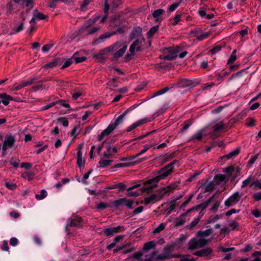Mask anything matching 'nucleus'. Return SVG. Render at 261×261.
<instances>
[{
    "mask_svg": "<svg viewBox=\"0 0 261 261\" xmlns=\"http://www.w3.org/2000/svg\"><path fill=\"white\" fill-rule=\"evenodd\" d=\"M126 112L119 115L114 122H111L108 126L103 130L100 135L98 136L97 139L99 141H101L105 137L109 135L112 131L115 129L118 125L122 123L123 119L126 115Z\"/></svg>",
    "mask_w": 261,
    "mask_h": 261,
    "instance_id": "7ed1b4c3",
    "label": "nucleus"
},
{
    "mask_svg": "<svg viewBox=\"0 0 261 261\" xmlns=\"http://www.w3.org/2000/svg\"><path fill=\"white\" fill-rule=\"evenodd\" d=\"M241 197V195L239 192H235L225 201L224 205L227 207L234 205L240 200Z\"/></svg>",
    "mask_w": 261,
    "mask_h": 261,
    "instance_id": "423d86ee",
    "label": "nucleus"
},
{
    "mask_svg": "<svg viewBox=\"0 0 261 261\" xmlns=\"http://www.w3.org/2000/svg\"><path fill=\"white\" fill-rule=\"evenodd\" d=\"M234 250V248L230 247V248H224L223 246H220L218 248V250L219 251H222L223 252H227L229 251H233Z\"/></svg>",
    "mask_w": 261,
    "mask_h": 261,
    "instance_id": "5fc2aeb1",
    "label": "nucleus"
},
{
    "mask_svg": "<svg viewBox=\"0 0 261 261\" xmlns=\"http://www.w3.org/2000/svg\"><path fill=\"white\" fill-rule=\"evenodd\" d=\"M159 25H155L151 28L149 31L147 32V35L149 37L152 36L158 30Z\"/></svg>",
    "mask_w": 261,
    "mask_h": 261,
    "instance_id": "4c0bfd02",
    "label": "nucleus"
},
{
    "mask_svg": "<svg viewBox=\"0 0 261 261\" xmlns=\"http://www.w3.org/2000/svg\"><path fill=\"white\" fill-rule=\"evenodd\" d=\"M122 45V43L119 42H116L113 45L109 46L106 50L108 52H113L116 50L119 47H120Z\"/></svg>",
    "mask_w": 261,
    "mask_h": 261,
    "instance_id": "cd10ccee",
    "label": "nucleus"
},
{
    "mask_svg": "<svg viewBox=\"0 0 261 261\" xmlns=\"http://www.w3.org/2000/svg\"><path fill=\"white\" fill-rule=\"evenodd\" d=\"M53 44H46L42 47V50L43 53H47L53 47Z\"/></svg>",
    "mask_w": 261,
    "mask_h": 261,
    "instance_id": "3c124183",
    "label": "nucleus"
},
{
    "mask_svg": "<svg viewBox=\"0 0 261 261\" xmlns=\"http://www.w3.org/2000/svg\"><path fill=\"white\" fill-rule=\"evenodd\" d=\"M165 247H168L169 249L167 250V253H168L169 256L168 257V258H178L181 256V255L179 254H172V252H173L175 249V244H171V245H168L166 246Z\"/></svg>",
    "mask_w": 261,
    "mask_h": 261,
    "instance_id": "412c9836",
    "label": "nucleus"
},
{
    "mask_svg": "<svg viewBox=\"0 0 261 261\" xmlns=\"http://www.w3.org/2000/svg\"><path fill=\"white\" fill-rule=\"evenodd\" d=\"M213 232L212 229H208L204 231H199L196 236L189 242V248L191 250H196L206 245L209 240L207 238Z\"/></svg>",
    "mask_w": 261,
    "mask_h": 261,
    "instance_id": "f03ea898",
    "label": "nucleus"
},
{
    "mask_svg": "<svg viewBox=\"0 0 261 261\" xmlns=\"http://www.w3.org/2000/svg\"><path fill=\"white\" fill-rule=\"evenodd\" d=\"M214 198H215V195H213L212 196H211L207 201L204 202L203 203H202V204H199L198 205H197V206L196 207H194L192 209H190V210H188L186 213H185V214H182L181 216H186V215L190 213V212H191L193 210H198L199 208H201L202 210H203L204 209H205L208 205V204L214 200Z\"/></svg>",
    "mask_w": 261,
    "mask_h": 261,
    "instance_id": "9b49d317",
    "label": "nucleus"
},
{
    "mask_svg": "<svg viewBox=\"0 0 261 261\" xmlns=\"http://www.w3.org/2000/svg\"><path fill=\"white\" fill-rule=\"evenodd\" d=\"M229 73V71H223L220 73H218L216 75V79L218 81L222 82L223 81L224 77L226 76Z\"/></svg>",
    "mask_w": 261,
    "mask_h": 261,
    "instance_id": "72a5a7b5",
    "label": "nucleus"
},
{
    "mask_svg": "<svg viewBox=\"0 0 261 261\" xmlns=\"http://www.w3.org/2000/svg\"><path fill=\"white\" fill-rule=\"evenodd\" d=\"M225 178V175L223 174H218L215 176L213 181L216 182V184H220V183L223 181Z\"/></svg>",
    "mask_w": 261,
    "mask_h": 261,
    "instance_id": "2f4dec72",
    "label": "nucleus"
},
{
    "mask_svg": "<svg viewBox=\"0 0 261 261\" xmlns=\"http://www.w3.org/2000/svg\"><path fill=\"white\" fill-rule=\"evenodd\" d=\"M113 203L115 207L125 206L128 208H133L134 201L125 198H122L114 201Z\"/></svg>",
    "mask_w": 261,
    "mask_h": 261,
    "instance_id": "0eeeda50",
    "label": "nucleus"
},
{
    "mask_svg": "<svg viewBox=\"0 0 261 261\" xmlns=\"http://www.w3.org/2000/svg\"><path fill=\"white\" fill-rule=\"evenodd\" d=\"M180 18H181V15H176L174 17L172 22H171L172 24L173 25H176L179 22V21H180Z\"/></svg>",
    "mask_w": 261,
    "mask_h": 261,
    "instance_id": "13d9d810",
    "label": "nucleus"
},
{
    "mask_svg": "<svg viewBox=\"0 0 261 261\" xmlns=\"http://www.w3.org/2000/svg\"><path fill=\"white\" fill-rule=\"evenodd\" d=\"M113 162V160H105L103 159H101L99 161V164L100 167L105 168L108 165H110L111 163Z\"/></svg>",
    "mask_w": 261,
    "mask_h": 261,
    "instance_id": "473e14b6",
    "label": "nucleus"
},
{
    "mask_svg": "<svg viewBox=\"0 0 261 261\" xmlns=\"http://www.w3.org/2000/svg\"><path fill=\"white\" fill-rule=\"evenodd\" d=\"M168 249V247H165L163 249V252L160 254H158L156 251H152L145 255L144 261H158L167 259L169 254L167 250Z\"/></svg>",
    "mask_w": 261,
    "mask_h": 261,
    "instance_id": "39448f33",
    "label": "nucleus"
},
{
    "mask_svg": "<svg viewBox=\"0 0 261 261\" xmlns=\"http://www.w3.org/2000/svg\"><path fill=\"white\" fill-rule=\"evenodd\" d=\"M47 196V192L45 190H41L40 192V194H36L35 198L38 200H40L44 198H45Z\"/></svg>",
    "mask_w": 261,
    "mask_h": 261,
    "instance_id": "c9c22d12",
    "label": "nucleus"
},
{
    "mask_svg": "<svg viewBox=\"0 0 261 261\" xmlns=\"http://www.w3.org/2000/svg\"><path fill=\"white\" fill-rule=\"evenodd\" d=\"M159 197L156 194H152L150 196L147 197L144 199V202L145 204H148L149 203H153L156 201L159 200Z\"/></svg>",
    "mask_w": 261,
    "mask_h": 261,
    "instance_id": "5701e85b",
    "label": "nucleus"
},
{
    "mask_svg": "<svg viewBox=\"0 0 261 261\" xmlns=\"http://www.w3.org/2000/svg\"><path fill=\"white\" fill-rule=\"evenodd\" d=\"M157 243L155 241H151L145 243L142 248L143 252H147L151 249H154L156 246Z\"/></svg>",
    "mask_w": 261,
    "mask_h": 261,
    "instance_id": "6ab92c4d",
    "label": "nucleus"
},
{
    "mask_svg": "<svg viewBox=\"0 0 261 261\" xmlns=\"http://www.w3.org/2000/svg\"><path fill=\"white\" fill-rule=\"evenodd\" d=\"M171 191V188L170 187L167 186L166 187L162 188L159 189L158 191V196L159 197V199H161L165 194L168 193L170 192Z\"/></svg>",
    "mask_w": 261,
    "mask_h": 261,
    "instance_id": "b1692460",
    "label": "nucleus"
},
{
    "mask_svg": "<svg viewBox=\"0 0 261 261\" xmlns=\"http://www.w3.org/2000/svg\"><path fill=\"white\" fill-rule=\"evenodd\" d=\"M143 251H142V250L141 251H136L132 254V257L135 258L137 260H141V258L143 256Z\"/></svg>",
    "mask_w": 261,
    "mask_h": 261,
    "instance_id": "37998d69",
    "label": "nucleus"
},
{
    "mask_svg": "<svg viewBox=\"0 0 261 261\" xmlns=\"http://www.w3.org/2000/svg\"><path fill=\"white\" fill-rule=\"evenodd\" d=\"M226 127H227V125L226 124L223 123L222 122H220L214 126V132H220L222 129L226 128Z\"/></svg>",
    "mask_w": 261,
    "mask_h": 261,
    "instance_id": "c756f323",
    "label": "nucleus"
},
{
    "mask_svg": "<svg viewBox=\"0 0 261 261\" xmlns=\"http://www.w3.org/2000/svg\"><path fill=\"white\" fill-rule=\"evenodd\" d=\"M206 134L205 133V129H201L198 130L195 134L192 136L189 141H200L202 137Z\"/></svg>",
    "mask_w": 261,
    "mask_h": 261,
    "instance_id": "dca6fc26",
    "label": "nucleus"
},
{
    "mask_svg": "<svg viewBox=\"0 0 261 261\" xmlns=\"http://www.w3.org/2000/svg\"><path fill=\"white\" fill-rule=\"evenodd\" d=\"M229 225L232 230H234L239 226V224L236 221H232Z\"/></svg>",
    "mask_w": 261,
    "mask_h": 261,
    "instance_id": "e2e57ef3",
    "label": "nucleus"
},
{
    "mask_svg": "<svg viewBox=\"0 0 261 261\" xmlns=\"http://www.w3.org/2000/svg\"><path fill=\"white\" fill-rule=\"evenodd\" d=\"M15 142V138L13 136L10 135L6 136L3 142L2 149L3 151L7 150L8 148L12 147Z\"/></svg>",
    "mask_w": 261,
    "mask_h": 261,
    "instance_id": "6e6552de",
    "label": "nucleus"
},
{
    "mask_svg": "<svg viewBox=\"0 0 261 261\" xmlns=\"http://www.w3.org/2000/svg\"><path fill=\"white\" fill-rule=\"evenodd\" d=\"M91 172L92 170H90L83 175V180L82 181L83 184L85 185L87 184V181H86V180L89 178V176L90 174L91 173Z\"/></svg>",
    "mask_w": 261,
    "mask_h": 261,
    "instance_id": "4d7b16f0",
    "label": "nucleus"
},
{
    "mask_svg": "<svg viewBox=\"0 0 261 261\" xmlns=\"http://www.w3.org/2000/svg\"><path fill=\"white\" fill-rule=\"evenodd\" d=\"M126 112L119 115L114 122H111L108 126L103 130L100 135L98 136L97 139L99 141H101L105 137L109 135L112 131L115 129L118 125L122 123L123 119L126 115Z\"/></svg>",
    "mask_w": 261,
    "mask_h": 261,
    "instance_id": "20e7f679",
    "label": "nucleus"
},
{
    "mask_svg": "<svg viewBox=\"0 0 261 261\" xmlns=\"http://www.w3.org/2000/svg\"><path fill=\"white\" fill-rule=\"evenodd\" d=\"M80 132V129L79 127L75 126L71 131L70 135L72 137H76Z\"/></svg>",
    "mask_w": 261,
    "mask_h": 261,
    "instance_id": "09e8293b",
    "label": "nucleus"
},
{
    "mask_svg": "<svg viewBox=\"0 0 261 261\" xmlns=\"http://www.w3.org/2000/svg\"><path fill=\"white\" fill-rule=\"evenodd\" d=\"M253 198L255 201H259L261 200V192L255 193L253 195Z\"/></svg>",
    "mask_w": 261,
    "mask_h": 261,
    "instance_id": "69168bd1",
    "label": "nucleus"
},
{
    "mask_svg": "<svg viewBox=\"0 0 261 261\" xmlns=\"http://www.w3.org/2000/svg\"><path fill=\"white\" fill-rule=\"evenodd\" d=\"M252 249V246L250 244H247L245 247L242 249L241 251L243 252H247L250 251Z\"/></svg>",
    "mask_w": 261,
    "mask_h": 261,
    "instance_id": "774afa93",
    "label": "nucleus"
},
{
    "mask_svg": "<svg viewBox=\"0 0 261 261\" xmlns=\"http://www.w3.org/2000/svg\"><path fill=\"white\" fill-rule=\"evenodd\" d=\"M194 36L199 41L203 40L208 37L210 32H203L200 29H196L193 32Z\"/></svg>",
    "mask_w": 261,
    "mask_h": 261,
    "instance_id": "ddd939ff",
    "label": "nucleus"
},
{
    "mask_svg": "<svg viewBox=\"0 0 261 261\" xmlns=\"http://www.w3.org/2000/svg\"><path fill=\"white\" fill-rule=\"evenodd\" d=\"M33 174L30 172H25L21 175V177L28 180L32 179Z\"/></svg>",
    "mask_w": 261,
    "mask_h": 261,
    "instance_id": "603ef678",
    "label": "nucleus"
},
{
    "mask_svg": "<svg viewBox=\"0 0 261 261\" xmlns=\"http://www.w3.org/2000/svg\"><path fill=\"white\" fill-rule=\"evenodd\" d=\"M153 145H152V144H151L150 145H145L144 146V148L143 149H142L139 153H137L136 154L131 156L130 158V159L132 160H134L135 158L138 157L142 154L146 152L149 148L153 147Z\"/></svg>",
    "mask_w": 261,
    "mask_h": 261,
    "instance_id": "a878e982",
    "label": "nucleus"
},
{
    "mask_svg": "<svg viewBox=\"0 0 261 261\" xmlns=\"http://www.w3.org/2000/svg\"><path fill=\"white\" fill-rule=\"evenodd\" d=\"M25 20L24 17L22 18V21L19 24H16L11 30L10 33L11 35L18 33L23 30L24 28V21Z\"/></svg>",
    "mask_w": 261,
    "mask_h": 261,
    "instance_id": "f3484780",
    "label": "nucleus"
},
{
    "mask_svg": "<svg viewBox=\"0 0 261 261\" xmlns=\"http://www.w3.org/2000/svg\"><path fill=\"white\" fill-rule=\"evenodd\" d=\"M251 178H252L251 176H249L246 179L244 180L242 182L241 187L242 188H244L245 187H246L247 185H248L251 180Z\"/></svg>",
    "mask_w": 261,
    "mask_h": 261,
    "instance_id": "6e6d98bb",
    "label": "nucleus"
},
{
    "mask_svg": "<svg viewBox=\"0 0 261 261\" xmlns=\"http://www.w3.org/2000/svg\"><path fill=\"white\" fill-rule=\"evenodd\" d=\"M127 48V46L126 45H124L121 48L119 49L114 54V58L116 59L123 56Z\"/></svg>",
    "mask_w": 261,
    "mask_h": 261,
    "instance_id": "bb28decb",
    "label": "nucleus"
},
{
    "mask_svg": "<svg viewBox=\"0 0 261 261\" xmlns=\"http://www.w3.org/2000/svg\"><path fill=\"white\" fill-rule=\"evenodd\" d=\"M141 49L140 39H137L130 45L129 51L132 55H134L135 51H138Z\"/></svg>",
    "mask_w": 261,
    "mask_h": 261,
    "instance_id": "2eb2a0df",
    "label": "nucleus"
},
{
    "mask_svg": "<svg viewBox=\"0 0 261 261\" xmlns=\"http://www.w3.org/2000/svg\"><path fill=\"white\" fill-rule=\"evenodd\" d=\"M36 80V77H31L27 79V80H25L23 82H22V86H24V87L30 86L32 85L34 81Z\"/></svg>",
    "mask_w": 261,
    "mask_h": 261,
    "instance_id": "f704fd0d",
    "label": "nucleus"
},
{
    "mask_svg": "<svg viewBox=\"0 0 261 261\" xmlns=\"http://www.w3.org/2000/svg\"><path fill=\"white\" fill-rule=\"evenodd\" d=\"M215 184H214V182H211L208 183V184H206L204 186V191L205 192H210L212 191L215 186Z\"/></svg>",
    "mask_w": 261,
    "mask_h": 261,
    "instance_id": "ea45409f",
    "label": "nucleus"
},
{
    "mask_svg": "<svg viewBox=\"0 0 261 261\" xmlns=\"http://www.w3.org/2000/svg\"><path fill=\"white\" fill-rule=\"evenodd\" d=\"M122 0H112V7L115 8L118 7L119 5L121 4Z\"/></svg>",
    "mask_w": 261,
    "mask_h": 261,
    "instance_id": "0e129e2a",
    "label": "nucleus"
},
{
    "mask_svg": "<svg viewBox=\"0 0 261 261\" xmlns=\"http://www.w3.org/2000/svg\"><path fill=\"white\" fill-rule=\"evenodd\" d=\"M164 13V11L163 9H158L153 12L152 15L154 18L158 19Z\"/></svg>",
    "mask_w": 261,
    "mask_h": 261,
    "instance_id": "e433bc0d",
    "label": "nucleus"
},
{
    "mask_svg": "<svg viewBox=\"0 0 261 261\" xmlns=\"http://www.w3.org/2000/svg\"><path fill=\"white\" fill-rule=\"evenodd\" d=\"M82 145H79V149L77 152V164L80 167L85 165V160L83 159V153L81 151Z\"/></svg>",
    "mask_w": 261,
    "mask_h": 261,
    "instance_id": "aec40b11",
    "label": "nucleus"
},
{
    "mask_svg": "<svg viewBox=\"0 0 261 261\" xmlns=\"http://www.w3.org/2000/svg\"><path fill=\"white\" fill-rule=\"evenodd\" d=\"M181 51V48L179 46H176L169 49V54L164 57V59L168 60H173L175 59L178 53Z\"/></svg>",
    "mask_w": 261,
    "mask_h": 261,
    "instance_id": "1a4fd4ad",
    "label": "nucleus"
},
{
    "mask_svg": "<svg viewBox=\"0 0 261 261\" xmlns=\"http://www.w3.org/2000/svg\"><path fill=\"white\" fill-rule=\"evenodd\" d=\"M47 16L41 13H34L33 18L30 20V22L32 23L36 20H43L45 19Z\"/></svg>",
    "mask_w": 261,
    "mask_h": 261,
    "instance_id": "393cba45",
    "label": "nucleus"
},
{
    "mask_svg": "<svg viewBox=\"0 0 261 261\" xmlns=\"http://www.w3.org/2000/svg\"><path fill=\"white\" fill-rule=\"evenodd\" d=\"M177 162L176 160L168 164L164 167L162 168L158 171V175L155 177L148 180L147 181L148 186L142 188L143 192H149L156 187V183L160 180L163 179L169 176L173 172V165Z\"/></svg>",
    "mask_w": 261,
    "mask_h": 261,
    "instance_id": "f257e3e1",
    "label": "nucleus"
},
{
    "mask_svg": "<svg viewBox=\"0 0 261 261\" xmlns=\"http://www.w3.org/2000/svg\"><path fill=\"white\" fill-rule=\"evenodd\" d=\"M193 254L200 257H208L212 255L213 250L210 247H206L195 252Z\"/></svg>",
    "mask_w": 261,
    "mask_h": 261,
    "instance_id": "9d476101",
    "label": "nucleus"
},
{
    "mask_svg": "<svg viewBox=\"0 0 261 261\" xmlns=\"http://www.w3.org/2000/svg\"><path fill=\"white\" fill-rule=\"evenodd\" d=\"M5 184L6 187L10 190H13L16 188V185L14 184L6 182Z\"/></svg>",
    "mask_w": 261,
    "mask_h": 261,
    "instance_id": "052dcab7",
    "label": "nucleus"
},
{
    "mask_svg": "<svg viewBox=\"0 0 261 261\" xmlns=\"http://www.w3.org/2000/svg\"><path fill=\"white\" fill-rule=\"evenodd\" d=\"M221 202L220 201H217L215 202L214 204L212 206V207L210 208V211L212 212H216L218 211V208L220 206Z\"/></svg>",
    "mask_w": 261,
    "mask_h": 261,
    "instance_id": "8fccbe9b",
    "label": "nucleus"
},
{
    "mask_svg": "<svg viewBox=\"0 0 261 261\" xmlns=\"http://www.w3.org/2000/svg\"><path fill=\"white\" fill-rule=\"evenodd\" d=\"M99 29L100 28L99 27H94L87 30V31L86 32V33L89 35L94 34V33H96V32H97L99 30Z\"/></svg>",
    "mask_w": 261,
    "mask_h": 261,
    "instance_id": "bf43d9fd",
    "label": "nucleus"
},
{
    "mask_svg": "<svg viewBox=\"0 0 261 261\" xmlns=\"http://www.w3.org/2000/svg\"><path fill=\"white\" fill-rule=\"evenodd\" d=\"M22 4L26 7H32V0H22Z\"/></svg>",
    "mask_w": 261,
    "mask_h": 261,
    "instance_id": "338daca9",
    "label": "nucleus"
},
{
    "mask_svg": "<svg viewBox=\"0 0 261 261\" xmlns=\"http://www.w3.org/2000/svg\"><path fill=\"white\" fill-rule=\"evenodd\" d=\"M123 228L121 226H118L112 228H107L103 229V232L106 236L109 237L114 235L115 233H117L120 231L121 229Z\"/></svg>",
    "mask_w": 261,
    "mask_h": 261,
    "instance_id": "4468645a",
    "label": "nucleus"
},
{
    "mask_svg": "<svg viewBox=\"0 0 261 261\" xmlns=\"http://www.w3.org/2000/svg\"><path fill=\"white\" fill-rule=\"evenodd\" d=\"M0 99L1 102L5 106H8L10 102V101L13 100V97L11 96L7 95L6 93H0Z\"/></svg>",
    "mask_w": 261,
    "mask_h": 261,
    "instance_id": "4be33fe9",
    "label": "nucleus"
},
{
    "mask_svg": "<svg viewBox=\"0 0 261 261\" xmlns=\"http://www.w3.org/2000/svg\"><path fill=\"white\" fill-rule=\"evenodd\" d=\"M1 249L4 251H8L9 247L8 246V242L7 241L4 240L2 242Z\"/></svg>",
    "mask_w": 261,
    "mask_h": 261,
    "instance_id": "864d4df0",
    "label": "nucleus"
},
{
    "mask_svg": "<svg viewBox=\"0 0 261 261\" xmlns=\"http://www.w3.org/2000/svg\"><path fill=\"white\" fill-rule=\"evenodd\" d=\"M35 147L37 148V149L36 151H35L34 152L36 154H38L40 153L43 151L45 149H46L47 147V145H45L44 146H41L40 145L38 144V145H36Z\"/></svg>",
    "mask_w": 261,
    "mask_h": 261,
    "instance_id": "de8ad7c7",
    "label": "nucleus"
},
{
    "mask_svg": "<svg viewBox=\"0 0 261 261\" xmlns=\"http://www.w3.org/2000/svg\"><path fill=\"white\" fill-rule=\"evenodd\" d=\"M236 52H237L236 49L232 51L231 55H230L229 59H228V61H227L228 64L232 63L236 60V59H237Z\"/></svg>",
    "mask_w": 261,
    "mask_h": 261,
    "instance_id": "c03bdc74",
    "label": "nucleus"
},
{
    "mask_svg": "<svg viewBox=\"0 0 261 261\" xmlns=\"http://www.w3.org/2000/svg\"><path fill=\"white\" fill-rule=\"evenodd\" d=\"M142 37V28L141 27H138L135 28L130 34V38L132 39H137L140 38Z\"/></svg>",
    "mask_w": 261,
    "mask_h": 261,
    "instance_id": "a211bd4d",
    "label": "nucleus"
},
{
    "mask_svg": "<svg viewBox=\"0 0 261 261\" xmlns=\"http://www.w3.org/2000/svg\"><path fill=\"white\" fill-rule=\"evenodd\" d=\"M168 87H165L164 88H163L159 91H158L154 93L153 94V95L152 96V97L162 95L166 92H167L169 90Z\"/></svg>",
    "mask_w": 261,
    "mask_h": 261,
    "instance_id": "a18cd8bd",
    "label": "nucleus"
},
{
    "mask_svg": "<svg viewBox=\"0 0 261 261\" xmlns=\"http://www.w3.org/2000/svg\"><path fill=\"white\" fill-rule=\"evenodd\" d=\"M166 224L163 223H161L153 231V233H159L163 230L166 227Z\"/></svg>",
    "mask_w": 261,
    "mask_h": 261,
    "instance_id": "79ce46f5",
    "label": "nucleus"
},
{
    "mask_svg": "<svg viewBox=\"0 0 261 261\" xmlns=\"http://www.w3.org/2000/svg\"><path fill=\"white\" fill-rule=\"evenodd\" d=\"M140 186V184H137V185H135L134 186H133L129 188H128L127 189V191L129 192L128 194V196H139V193L138 192H130V191L136 188H138Z\"/></svg>",
    "mask_w": 261,
    "mask_h": 261,
    "instance_id": "7c9ffc66",
    "label": "nucleus"
},
{
    "mask_svg": "<svg viewBox=\"0 0 261 261\" xmlns=\"http://www.w3.org/2000/svg\"><path fill=\"white\" fill-rule=\"evenodd\" d=\"M99 16H95L93 18H90L88 20V25H84L82 27L81 29L82 31H85V30L88 29V28L92 25L94 22H95L97 20H99Z\"/></svg>",
    "mask_w": 261,
    "mask_h": 261,
    "instance_id": "c85d7f7f",
    "label": "nucleus"
},
{
    "mask_svg": "<svg viewBox=\"0 0 261 261\" xmlns=\"http://www.w3.org/2000/svg\"><path fill=\"white\" fill-rule=\"evenodd\" d=\"M71 60H73L76 63H79L85 61L86 60V58L84 57H76V55H74Z\"/></svg>",
    "mask_w": 261,
    "mask_h": 261,
    "instance_id": "49530a36",
    "label": "nucleus"
},
{
    "mask_svg": "<svg viewBox=\"0 0 261 261\" xmlns=\"http://www.w3.org/2000/svg\"><path fill=\"white\" fill-rule=\"evenodd\" d=\"M116 32H107L105 34H102L97 39L96 41H99V40H101V39H106V38H109V37H110L111 36H112V35L115 34Z\"/></svg>",
    "mask_w": 261,
    "mask_h": 261,
    "instance_id": "a19ab883",
    "label": "nucleus"
},
{
    "mask_svg": "<svg viewBox=\"0 0 261 261\" xmlns=\"http://www.w3.org/2000/svg\"><path fill=\"white\" fill-rule=\"evenodd\" d=\"M123 246H127V247L123 248V253L124 254L128 253L135 250V248L131 246L130 244H128L125 245H123Z\"/></svg>",
    "mask_w": 261,
    "mask_h": 261,
    "instance_id": "58836bf2",
    "label": "nucleus"
},
{
    "mask_svg": "<svg viewBox=\"0 0 261 261\" xmlns=\"http://www.w3.org/2000/svg\"><path fill=\"white\" fill-rule=\"evenodd\" d=\"M239 152H240V150L239 149H236L235 150H233V151H231V152H230L229 153H228L227 155V157L228 158H230L232 156H236L237 155H238L239 153Z\"/></svg>",
    "mask_w": 261,
    "mask_h": 261,
    "instance_id": "680f3d73",
    "label": "nucleus"
},
{
    "mask_svg": "<svg viewBox=\"0 0 261 261\" xmlns=\"http://www.w3.org/2000/svg\"><path fill=\"white\" fill-rule=\"evenodd\" d=\"M81 218L76 216H72L70 219L67 220V226L80 227L81 226Z\"/></svg>",
    "mask_w": 261,
    "mask_h": 261,
    "instance_id": "f8f14e48",
    "label": "nucleus"
}]
</instances>
